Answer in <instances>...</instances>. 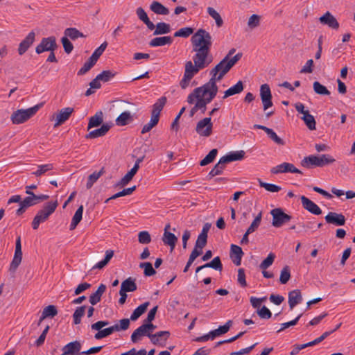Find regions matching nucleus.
<instances>
[{"instance_id": "49", "label": "nucleus", "mask_w": 355, "mask_h": 355, "mask_svg": "<svg viewBox=\"0 0 355 355\" xmlns=\"http://www.w3.org/2000/svg\"><path fill=\"white\" fill-rule=\"evenodd\" d=\"M258 182H259V186L261 187H263L266 191L272 192V193L279 192L282 189V188L278 185L264 182L260 179L258 180Z\"/></svg>"}, {"instance_id": "41", "label": "nucleus", "mask_w": 355, "mask_h": 355, "mask_svg": "<svg viewBox=\"0 0 355 355\" xmlns=\"http://www.w3.org/2000/svg\"><path fill=\"white\" fill-rule=\"evenodd\" d=\"M137 168L136 166H133L130 171H128L124 177L121 178L119 183H117V186L124 187L134 177V175L137 173Z\"/></svg>"}, {"instance_id": "22", "label": "nucleus", "mask_w": 355, "mask_h": 355, "mask_svg": "<svg viewBox=\"0 0 355 355\" xmlns=\"http://www.w3.org/2000/svg\"><path fill=\"white\" fill-rule=\"evenodd\" d=\"M170 336V332L168 331H161L155 334L149 336L150 341L154 345H159L165 343Z\"/></svg>"}, {"instance_id": "2", "label": "nucleus", "mask_w": 355, "mask_h": 355, "mask_svg": "<svg viewBox=\"0 0 355 355\" xmlns=\"http://www.w3.org/2000/svg\"><path fill=\"white\" fill-rule=\"evenodd\" d=\"M217 93L218 86L216 83L209 81L202 87L196 88L188 96L187 102L189 104H193L196 99H200L201 101H204L207 105L216 97Z\"/></svg>"}, {"instance_id": "45", "label": "nucleus", "mask_w": 355, "mask_h": 355, "mask_svg": "<svg viewBox=\"0 0 355 355\" xmlns=\"http://www.w3.org/2000/svg\"><path fill=\"white\" fill-rule=\"evenodd\" d=\"M207 242V236L199 234L196 241L195 247L193 250H196L197 252H200V254L202 253V249L206 245Z\"/></svg>"}, {"instance_id": "29", "label": "nucleus", "mask_w": 355, "mask_h": 355, "mask_svg": "<svg viewBox=\"0 0 355 355\" xmlns=\"http://www.w3.org/2000/svg\"><path fill=\"white\" fill-rule=\"evenodd\" d=\"M106 290V286L103 284H101L98 289L90 295V304L92 305H96L101 301L103 294Z\"/></svg>"}, {"instance_id": "24", "label": "nucleus", "mask_w": 355, "mask_h": 355, "mask_svg": "<svg viewBox=\"0 0 355 355\" xmlns=\"http://www.w3.org/2000/svg\"><path fill=\"white\" fill-rule=\"evenodd\" d=\"M152 334L148 333L144 324H141L137 329H135L131 335V340L132 343H137L141 340L142 336H151Z\"/></svg>"}, {"instance_id": "30", "label": "nucleus", "mask_w": 355, "mask_h": 355, "mask_svg": "<svg viewBox=\"0 0 355 355\" xmlns=\"http://www.w3.org/2000/svg\"><path fill=\"white\" fill-rule=\"evenodd\" d=\"M150 9L157 15H167L169 13V10L157 1L151 3Z\"/></svg>"}, {"instance_id": "36", "label": "nucleus", "mask_w": 355, "mask_h": 355, "mask_svg": "<svg viewBox=\"0 0 355 355\" xmlns=\"http://www.w3.org/2000/svg\"><path fill=\"white\" fill-rule=\"evenodd\" d=\"M114 251L111 250H108L105 252V258L95 264L91 270L95 269H102L110 261V259L113 257Z\"/></svg>"}, {"instance_id": "9", "label": "nucleus", "mask_w": 355, "mask_h": 355, "mask_svg": "<svg viewBox=\"0 0 355 355\" xmlns=\"http://www.w3.org/2000/svg\"><path fill=\"white\" fill-rule=\"evenodd\" d=\"M57 48L56 40L54 36L44 37L36 46L35 52L40 54L44 51H54Z\"/></svg>"}, {"instance_id": "39", "label": "nucleus", "mask_w": 355, "mask_h": 355, "mask_svg": "<svg viewBox=\"0 0 355 355\" xmlns=\"http://www.w3.org/2000/svg\"><path fill=\"white\" fill-rule=\"evenodd\" d=\"M83 207L80 206L78 208L76 211L75 212V214L73 215L71 223L70 224L69 230H74L78 224L80 222L83 217Z\"/></svg>"}, {"instance_id": "63", "label": "nucleus", "mask_w": 355, "mask_h": 355, "mask_svg": "<svg viewBox=\"0 0 355 355\" xmlns=\"http://www.w3.org/2000/svg\"><path fill=\"white\" fill-rule=\"evenodd\" d=\"M116 75V73L110 71V70H105L103 71L100 74L98 75V78H100L101 80L103 83H106L110 81L112 78L114 77Z\"/></svg>"}, {"instance_id": "47", "label": "nucleus", "mask_w": 355, "mask_h": 355, "mask_svg": "<svg viewBox=\"0 0 355 355\" xmlns=\"http://www.w3.org/2000/svg\"><path fill=\"white\" fill-rule=\"evenodd\" d=\"M202 267L211 268L216 270L221 271L223 269V264L221 263L220 257H216L210 262L204 264Z\"/></svg>"}, {"instance_id": "16", "label": "nucleus", "mask_w": 355, "mask_h": 355, "mask_svg": "<svg viewBox=\"0 0 355 355\" xmlns=\"http://www.w3.org/2000/svg\"><path fill=\"white\" fill-rule=\"evenodd\" d=\"M301 202L304 209L314 215H320L322 214L321 209L312 200L304 196L300 197Z\"/></svg>"}, {"instance_id": "11", "label": "nucleus", "mask_w": 355, "mask_h": 355, "mask_svg": "<svg viewBox=\"0 0 355 355\" xmlns=\"http://www.w3.org/2000/svg\"><path fill=\"white\" fill-rule=\"evenodd\" d=\"M270 172L272 174H279V173H300L302 172L297 168L293 164L288 162H283L281 164H279L275 167H272L270 170Z\"/></svg>"}, {"instance_id": "50", "label": "nucleus", "mask_w": 355, "mask_h": 355, "mask_svg": "<svg viewBox=\"0 0 355 355\" xmlns=\"http://www.w3.org/2000/svg\"><path fill=\"white\" fill-rule=\"evenodd\" d=\"M58 314V310L54 305H49L46 306L42 311V318H53Z\"/></svg>"}, {"instance_id": "27", "label": "nucleus", "mask_w": 355, "mask_h": 355, "mask_svg": "<svg viewBox=\"0 0 355 355\" xmlns=\"http://www.w3.org/2000/svg\"><path fill=\"white\" fill-rule=\"evenodd\" d=\"M166 103V98L162 96L159 98L153 105L151 116L159 119L160 112Z\"/></svg>"}, {"instance_id": "58", "label": "nucleus", "mask_w": 355, "mask_h": 355, "mask_svg": "<svg viewBox=\"0 0 355 355\" xmlns=\"http://www.w3.org/2000/svg\"><path fill=\"white\" fill-rule=\"evenodd\" d=\"M85 308H86L85 306H83L78 307L76 309V311L73 315L74 324H78L80 323L81 318L85 314Z\"/></svg>"}, {"instance_id": "46", "label": "nucleus", "mask_w": 355, "mask_h": 355, "mask_svg": "<svg viewBox=\"0 0 355 355\" xmlns=\"http://www.w3.org/2000/svg\"><path fill=\"white\" fill-rule=\"evenodd\" d=\"M208 14L215 20L216 26L221 27L223 24V20L220 14L212 7L207 8Z\"/></svg>"}, {"instance_id": "10", "label": "nucleus", "mask_w": 355, "mask_h": 355, "mask_svg": "<svg viewBox=\"0 0 355 355\" xmlns=\"http://www.w3.org/2000/svg\"><path fill=\"white\" fill-rule=\"evenodd\" d=\"M212 127L211 117H206L198 122L196 131L200 136L209 137L212 133Z\"/></svg>"}, {"instance_id": "52", "label": "nucleus", "mask_w": 355, "mask_h": 355, "mask_svg": "<svg viewBox=\"0 0 355 355\" xmlns=\"http://www.w3.org/2000/svg\"><path fill=\"white\" fill-rule=\"evenodd\" d=\"M313 87L314 92L318 94H320V95H329L330 94V92L327 89V88L325 86L320 84L318 81H315L313 83Z\"/></svg>"}, {"instance_id": "17", "label": "nucleus", "mask_w": 355, "mask_h": 355, "mask_svg": "<svg viewBox=\"0 0 355 355\" xmlns=\"http://www.w3.org/2000/svg\"><path fill=\"white\" fill-rule=\"evenodd\" d=\"M253 128L254 129H260L263 130L268 136V137L272 140L275 144H277L279 146H284L285 145V141L277 136L276 132L271 128H269L266 126L255 124L254 125Z\"/></svg>"}, {"instance_id": "57", "label": "nucleus", "mask_w": 355, "mask_h": 355, "mask_svg": "<svg viewBox=\"0 0 355 355\" xmlns=\"http://www.w3.org/2000/svg\"><path fill=\"white\" fill-rule=\"evenodd\" d=\"M275 255L270 252L268 257L260 263V268L263 270L269 268L274 262Z\"/></svg>"}, {"instance_id": "38", "label": "nucleus", "mask_w": 355, "mask_h": 355, "mask_svg": "<svg viewBox=\"0 0 355 355\" xmlns=\"http://www.w3.org/2000/svg\"><path fill=\"white\" fill-rule=\"evenodd\" d=\"M232 325V321L228 320L224 325L220 326L218 329L211 331V334L214 338L222 334H226Z\"/></svg>"}, {"instance_id": "23", "label": "nucleus", "mask_w": 355, "mask_h": 355, "mask_svg": "<svg viewBox=\"0 0 355 355\" xmlns=\"http://www.w3.org/2000/svg\"><path fill=\"white\" fill-rule=\"evenodd\" d=\"M81 349V344L78 341H73L63 347L62 351L65 355H77Z\"/></svg>"}, {"instance_id": "54", "label": "nucleus", "mask_w": 355, "mask_h": 355, "mask_svg": "<svg viewBox=\"0 0 355 355\" xmlns=\"http://www.w3.org/2000/svg\"><path fill=\"white\" fill-rule=\"evenodd\" d=\"M139 267L144 268V273L146 277L153 276L156 273L155 270L153 268V266L150 262L141 263Z\"/></svg>"}, {"instance_id": "18", "label": "nucleus", "mask_w": 355, "mask_h": 355, "mask_svg": "<svg viewBox=\"0 0 355 355\" xmlns=\"http://www.w3.org/2000/svg\"><path fill=\"white\" fill-rule=\"evenodd\" d=\"M170 228V225H166L164 228V233L162 237V241L165 245H169L171 251H173L175 248L178 238L173 233L168 231Z\"/></svg>"}, {"instance_id": "21", "label": "nucleus", "mask_w": 355, "mask_h": 355, "mask_svg": "<svg viewBox=\"0 0 355 355\" xmlns=\"http://www.w3.org/2000/svg\"><path fill=\"white\" fill-rule=\"evenodd\" d=\"M231 258L236 266H240L243 255L242 248L239 245L232 244L230 246Z\"/></svg>"}, {"instance_id": "43", "label": "nucleus", "mask_w": 355, "mask_h": 355, "mask_svg": "<svg viewBox=\"0 0 355 355\" xmlns=\"http://www.w3.org/2000/svg\"><path fill=\"white\" fill-rule=\"evenodd\" d=\"M103 121V114L102 111L97 112L94 116L90 117V128L98 127Z\"/></svg>"}, {"instance_id": "20", "label": "nucleus", "mask_w": 355, "mask_h": 355, "mask_svg": "<svg viewBox=\"0 0 355 355\" xmlns=\"http://www.w3.org/2000/svg\"><path fill=\"white\" fill-rule=\"evenodd\" d=\"M302 301V296L300 290L295 289L288 293V304L291 310Z\"/></svg>"}, {"instance_id": "7", "label": "nucleus", "mask_w": 355, "mask_h": 355, "mask_svg": "<svg viewBox=\"0 0 355 355\" xmlns=\"http://www.w3.org/2000/svg\"><path fill=\"white\" fill-rule=\"evenodd\" d=\"M107 320H100L92 324L91 328L92 330L97 331L94 334V338L96 340H101L106 338L114 332L112 326L103 329L104 327L109 324Z\"/></svg>"}, {"instance_id": "40", "label": "nucleus", "mask_w": 355, "mask_h": 355, "mask_svg": "<svg viewBox=\"0 0 355 355\" xmlns=\"http://www.w3.org/2000/svg\"><path fill=\"white\" fill-rule=\"evenodd\" d=\"M64 36L67 38L69 37L70 39L74 40L78 37H86L81 32H80L76 28H67L64 30Z\"/></svg>"}, {"instance_id": "4", "label": "nucleus", "mask_w": 355, "mask_h": 355, "mask_svg": "<svg viewBox=\"0 0 355 355\" xmlns=\"http://www.w3.org/2000/svg\"><path fill=\"white\" fill-rule=\"evenodd\" d=\"M58 202L57 200L49 201L44 205L43 208L39 210L32 221L33 230H37L40 224L45 222L49 217L55 211Z\"/></svg>"}, {"instance_id": "53", "label": "nucleus", "mask_w": 355, "mask_h": 355, "mask_svg": "<svg viewBox=\"0 0 355 355\" xmlns=\"http://www.w3.org/2000/svg\"><path fill=\"white\" fill-rule=\"evenodd\" d=\"M224 169L225 166H223V165L220 164V163L218 162L209 173L207 175V179L210 180L213 178L214 176L222 174Z\"/></svg>"}, {"instance_id": "48", "label": "nucleus", "mask_w": 355, "mask_h": 355, "mask_svg": "<svg viewBox=\"0 0 355 355\" xmlns=\"http://www.w3.org/2000/svg\"><path fill=\"white\" fill-rule=\"evenodd\" d=\"M217 153L218 150L216 148L210 150V152L205 156V157L200 161V165L203 166L211 163L216 158Z\"/></svg>"}, {"instance_id": "1", "label": "nucleus", "mask_w": 355, "mask_h": 355, "mask_svg": "<svg viewBox=\"0 0 355 355\" xmlns=\"http://www.w3.org/2000/svg\"><path fill=\"white\" fill-rule=\"evenodd\" d=\"M193 64L188 61L185 64L184 73L187 78L193 77L201 69L207 67L212 62L210 49L212 44L211 36L205 29L198 30L191 37Z\"/></svg>"}, {"instance_id": "44", "label": "nucleus", "mask_w": 355, "mask_h": 355, "mask_svg": "<svg viewBox=\"0 0 355 355\" xmlns=\"http://www.w3.org/2000/svg\"><path fill=\"white\" fill-rule=\"evenodd\" d=\"M302 120L304 121L305 124L308 127V128L311 130H315V120L313 115H311L309 112L304 113V115L302 116Z\"/></svg>"}, {"instance_id": "25", "label": "nucleus", "mask_w": 355, "mask_h": 355, "mask_svg": "<svg viewBox=\"0 0 355 355\" xmlns=\"http://www.w3.org/2000/svg\"><path fill=\"white\" fill-rule=\"evenodd\" d=\"M136 14L138 18L146 25L149 30H154L155 27V24L150 20L147 13L146 12L143 8H137L136 10Z\"/></svg>"}, {"instance_id": "26", "label": "nucleus", "mask_w": 355, "mask_h": 355, "mask_svg": "<svg viewBox=\"0 0 355 355\" xmlns=\"http://www.w3.org/2000/svg\"><path fill=\"white\" fill-rule=\"evenodd\" d=\"M173 42V38L171 36L157 37L151 40L149 45L151 47L162 46L164 45H170Z\"/></svg>"}, {"instance_id": "32", "label": "nucleus", "mask_w": 355, "mask_h": 355, "mask_svg": "<svg viewBox=\"0 0 355 355\" xmlns=\"http://www.w3.org/2000/svg\"><path fill=\"white\" fill-rule=\"evenodd\" d=\"M107 46V43L106 42H103L98 48L94 51V52L90 56V69L96 63L98 59L105 51Z\"/></svg>"}, {"instance_id": "6", "label": "nucleus", "mask_w": 355, "mask_h": 355, "mask_svg": "<svg viewBox=\"0 0 355 355\" xmlns=\"http://www.w3.org/2000/svg\"><path fill=\"white\" fill-rule=\"evenodd\" d=\"M41 106L42 105H36L26 110L20 109L15 111L10 116L12 123L13 124H21L27 121L36 114Z\"/></svg>"}, {"instance_id": "13", "label": "nucleus", "mask_w": 355, "mask_h": 355, "mask_svg": "<svg viewBox=\"0 0 355 355\" xmlns=\"http://www.w3.org/2000/svg\"><path fill=\"white\" fill-rule=\"evenodd\" d=\"M35 40V33L34 31H31L26 37L19 43L17 49L19 55H24L30 46L33 44Z\"/></svg>"}, {"instance_id": "61", "label": "nucleus", "mask_w": 355, "mask_h": 355, "mask_svg": "<svg viewBox=\"0 0 355 355\" xmlns=\"http://www.w3.org/2000/svg\"><path fill=\"white\" fill-rule=\"evenodd\" d=\"M53 168V166L52 164L39 165L37 170L33 172V174L37 177H39L44 174L46 172L52 170Z\"/></svg>"}, {"instance_id": "5", "label": "nucleus", "mask_w": 355, "mask_h": 355, "mask_svg": "<svg viewBox=\"0 0 355 355\" xmlns=\"http://www.w3.org/2000/svg\"><path fill=\"white\" fill-rule=\"evenodd\" d=\"M335 159L329 154L320 155H309L305 157L301 162V165L306 168H310L311 166L315 167H323L326 165L332 164Z\"/></svg>"}, {"instance_id": "51", "label": "nucleus", "mask_w": 355, "mask_h": 355, "mask_svg": "<svg viewBox=\"0 0 355 355\" xmlns=\"http://www.w3.org/2000/svg\"><path fill=\"white\" fill-rule=\"evenodd\" d=\"M130 319L124 318L119 320V324H115L112 326L114 331H125L130 327Z\"/></svg>"}, {"instance_id": "60", "label": "nucleus", "mask_w": 355, "mask_h": 355, "mask_svg": "<svg viewBox=\"0 0 355 355\" xmlns=\"http://www.w3.org/2000/svg\"><path fill=\"white\" fill-rule=\"evenodd\" d=\"M193 33V28L191 27H184L179 29L174 33V37H188Z\"/></svg>"}, {"instance_id": "34", "label": "nucleus", "mask_w": 355, "mask_h": 355, "mask_svg": "<svg viewBox=\"0 0 355 355\" xmlns=\"http://www.w3.org/2000/svg\"><path fill=\"white\" fill-rule=\"evenodd\" d=\"M137 288L135 283V279L132 277H128L125 279L121 285V289L125 292H133Z\"/></svg>"}, {"instance_id": "56", "label": "nucleus", "mask_w": 355, "mask_h": 355, "mask_svg": "<svg viewBox=\"0 0 355 355\" xmlns=\"http://www.w3.org/2000/svg\"><path fill=\"white\" fill-rule=\"evenodd\" d=\"M291 278L290 268L288 266H284L281 270L279 282L282 284H286Z\"/></svg>"}, {"instance_id": "28", "label": "nucleus", "mask_w": 355, "mask_h": 355, "mask_svg": "<svg viewBox=\"0 0 355 355\" xmlns=\"http://www.w3.org/2000/svg\"><path fill=\"white\" fill-rule=\"evenodd\" d=\"M112 123H104L101 128L90 131V139H95L105 136L112 128Z\"/></svg>"}, {"instance_id": "55", "label": "nucleus", "mask_w": 355, "mask_h": 355, "mask_svg": "<svg viewBox=\"0 0 355 355\" xmlns=\"http://www.w3.org/2000/svg\"><path fill=\"white\" fill-rule=\"evenodd\" d=\"M262 218V213L260 212L254 219L250 227L247 230V234L253 233L260 225Z\"/></svg>"}, {"instance_id": "8", "label": "nucleus", "mask_w": 355, "mask_h": 355, "mask_svg": "<svg viewBox=\"0 0 355 355\" xmlns=\"http://www.w3.org/2000/svg\"><path fill=\"white\" fill-rule=\"evenodd\" d=\"M272 216V225L275 227H280L285 223L289 222L292 218L291 216L284 212L281 208H275L270 211Z\"/></svg>"}, {"instance_id": "12", "label": "nucleus", "mask_w": 355, "mask_h": 355, "mask_svg": "<svg viewBox=\"0 0 355 355\" xmlns=\"http://www.w3.org/2000/svg\"><path fill=\"white\" fill-rule=\"evenodd\" d=\"M260 96L262 101L263 110H266L272 106V94L270 87L267 84H263L260 87Z\"/></svg>"}, {"instance_id": "37", "label": "nucleus", "mask_w": 355, "mask_h": 355, "mask_svg": "<svg viewBox=\"0 0 355 355\" xmlns=\"http://www.w3.org/2000/svg\"><path fill=\"white\" fill-rule=\"evenodd\" d=\"M155 31L153 33L154 35H164L167 34L171 32V26L170 24L165 22H159L155 25Z\"/></svg>"}, {"instance_id": "35", "label": "nucleus", "mask_w": 355, "mask_h": 355, "mask_svg": "<svg viewBox=\"0 0 355 355\" xmlns=\"http://www.w3.org/2000/svg\"><path fill=\"white\" fill-rule=\"evenodd\" d=\"M149 304V302H146L144 304L139 305L138 307H137L131 314L130 320L132 321L137 320L143 313H145Z\"/></svg>"}, {"instance_id": "31", "label": "nucleus", "mask_w": 355, "mask_h": 355, "mask_svg": "<svg viewBox=\"0 0 355 355\" xmlns=\"http://www.w3.org/2000/svg\"><path fill=\"white\" fill-rule=\"evenodd\" d=\"M132 116L130 112H122L115 120L116 124L119 126H124L132 121Z\"/></svg>"}, {"instance_id": "15", "label": "nucleus", "mask_w": 355, "mask_h": 355, "mask_svg": "<svg viewBox=\"0 0 355 355\" xmlns=\"http://www.w3.org/2000/svg\"><path fill=\"white\" fill-rule=\"evenodd\" d=\"M324 218L327 223L332 224L336 226L344 225L346 222L345 216L342 214H338L336 212H329Z\"/></svg>"}, {"instance_id": "19", "label": "nucleus", "mask_w": 355, "mask_h": 355, "mask_svg": "<svg viewBox=\"0 0 355 355\" xmlns=\"http://www.w3.org/2000/svg\"><path fill=\"white\" fill-rule=\"evenodd\" d=\"M73 111L71 107H65L60 110L56 116V122L54 127H58L64 123L71 116Z\"/></svg>"}, {"instance_id": "14", "label": "nucleus", "mask_w": 355, "mask_h": 355, "mask_svg": "<svg viewBox=\"0 0 355 355\" xmlns=\"http://www.w3.org/2000/svg\"><path fill=\"white\" fill-rule=\"evenodd\" d=\"M320 22L322 25H326L330 28L337 30L339 28V23L336 17L329 11L326 12L319 18Z\"/></svg>"}, {"instance_id": "33", "label": "nucleus", "mask_w": 355, "mask_h": 355, "mask_svg": "<svg viewBox=\"0 0 355 355\" xmlns=\"http://www.w3.org/2000/svg\"><path fill=\"white\" fill-rule=\"evenodd\" d=\"M243 90V83L239 80L236 85L230 87L224 92L223 98L241 93Z\"/></svg>"}, {"instance_id": "59", "label": "nucleus", "mask_w": 355, "mask_h": 355, "mask_svg": "<svg viewBox=\"0 0 355 355\" xmlns=\"http://www.w3.org/2000/svg\"><path fill=\"white\" fill-rule=\"evenodd\" d=\"M158 122L159 119H157L151 116L150 121L143 126L141 133L145 134L150 132L152 130V128H154L158 123Z\"/></svg>"}, {"instance_id": "62", "label": "nucleus", "mask_w": 355, "mask_h": 355, "mask_svg": "<svg viewBox=\"0 0 355 355\" xmlns=\"http://www.w3.org/2000/svg\"><path fill=\"white\" fill-rule=\"evenodd\" d=\"M138 241L141 244H148L151 242V236L148 232L141 231L138 234Z\"/></svg>"}, {"instance_id": "42", "label": "nucleus", "mask_w": 355, "mask_h": 355, "mask_svg": "<svg viewBox=\"0 0 355 355\" xmlns=\"http://www.w3.org/2000/svg\"><path fill=\"white\" fill-rule=\"evenodd\" d=\"M22 259V252H15L14 257L10 265V271L15 272L17 269L18 266L21 263Z\"/></svg>"}, {"instance_id": "64", "label": "nucleus", "mask_w": 355, "mask_h": 355, "mask_svg": "<svg viewBox=\"0 0 355 355\" xmlns=\"http://www.w3.org/2000/svg\"><path fill=\"white\" fill-rule=\"evenodd\" d=\"M260 16L256 14H254L250 17L248 21V26L250 28L254 29L259 26L260 24Z\"/></svg>"}, {"instance_id": "3", "label": "nucleus", "mask_w": 355, "mask_h": 355, "mask_svg": "<svg viewBox=\"0 0 355 355\" xmlns=\"http://www.w3.org/2000/svg\"><path fill=\"white\" fill-rule=\"evenodd\" d=\"M242 53H238L230 60L228 57H225L211 71V76L209 82L216 83V81H220L223 76L231 69V68L242 58Z\"/></svg>"}]
</instances>
